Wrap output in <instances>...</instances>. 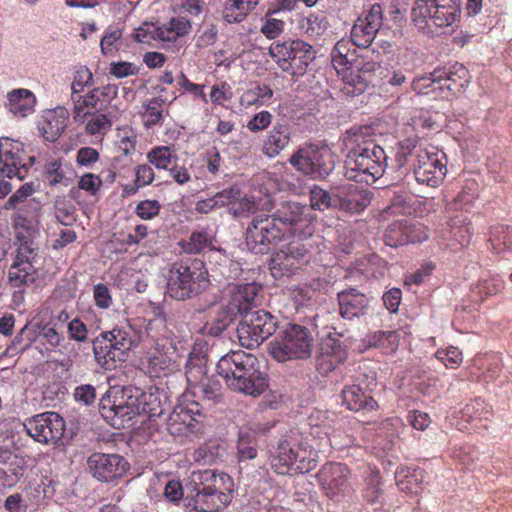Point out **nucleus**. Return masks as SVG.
I'll return each instance as SVG.
<instances>
[{"label": "nucleus", "instance_id": "obj_1", "mask_svg": "<svg viewBox=\"0 0 512 512\" xmlns=\"http://www.w3.org/2000/svg\"><path fill=\"white\" fill-rule=\"evenodd\" d=\"M217 372L234 392L258 397L268 388V377L261 371L258 358L243 350L222 356L217 363Z\"/></svg>", "mask_w": 512, "mask_h": 512}, {"label": "nucleus", "instance_id": "obj_2", "mask_svg": "<svg viewBox=\"0 0 512 512\" xmlns=\"http://www.w3.org/2000/svg\"><path fill=\"white\" fill-rule=\"evenodd\" d=\"M350 141L354 145L346 155L345 177L357 183H375L388 166L384 149L374 139L365 138L363 133H354Z\"/></svg>", "mask_w": 512, "mask_h": 512}, {"label": "nucleus", "instance_id": "obj_3", "mask_svg": "<svg viewBox=\"0 0 512 512\" xmlns=\"http://www.w3.org/2000/svg\"><path fill=\"white\" fill-rule=\"evenodd\" d=\"M269 462L276 474L295 476L314 470L318 464V453L306 440L290 436L277 443Z\"/></svg>", "mask_w": 512, "mask_h": 512}, {"label": "nucleus", "instance_id": "obj_4", "mask_svg": "<svg viewBox=\"0 0 512 512\" xmlns=\"http://www.w3.org/2000/svg\"><path fill=\"white\" fill-rule=\"evenodd\" d=\"M140 340L141 336L136 335L129 323L103 331L93 340L95 360L106 370L116 369L128 359L130 350Z\"/></svg>", "mask_w": 512, "mask_h": 512}, {"label": "nucleus", "instance_id": "obj_5", "mask_svg": "<svg viewBox=\"0 0 512 512\" xmlns=\"http://www.w3.org/2000/svg\"><path fill=\"white\" fill-rule=\"evenodd\" d=\"M210 284L205 263L198 258H188L171 265L167 277V293L176 300L195 297Z\"/></svg>", "mask_w": 512, "mask_h": 512}, {"label": "nucleus", "instance_id": "obj_6", "mask_svg": "<svg viewBox=\"0 0 512 512\" xmlns=\"http://www.w3.org/2000/svg\"><path fill=\"white\" fill-rule=\"evenodd\" d=\"M314 338L303 325L288 323L269 344V353L278 362L311 357Z\"/></svg>", "mask_w": 512, "mask_h": 512}, {"label": "nucleus", "instance_id": "obj_7", "mask_svg": "<svg viewBox=\"0 0 512 512\" xmlns=\"http://www.w3.org/2000/svg\"><path fill=\"white\" fill-rule=\"evenodd\" d=\"M460 16V0H416L411 10V20L420 30L452 27Z\"/></svg>", "mask_w": 512, "mask_h": 512}, {"label": "nucleus", "instance_id": "obj_8", "mask_svg": "<svg viewBox=\"0 0 512 512\" xmlns=\"http://www.w3.org/2000/svg\"><path fill=\"white\" fill-rule=\"evenodd\" d=\"M204 414L198 401L183 395L166 420L167 432L177 441H191L204 430Z\"/></svg>", "mask_w": 512, "mask_h": 512}, {"label": "nucleus", "instance_id": "obj_9", "mask_svg": "<svg viewBox=\"0 0 512 512\" xmlns=\"http://www.w3.org/2000/svg\"><path fill=\"white\" fill-rule=\"evenodd\" d=\"M288 161L295 170L313 180L325 179L335 168L333 152L327 146L312 143L299 147Z\"/></svg>", "mask_w": 512, "mask_h": 512}, {"label": "nucleus", "instance_id": "obj_10", "mask_svg": "<svg viewBox=\"0 0 512 512\" xmlns=\"http://www.w3.org/2000/svg\"><path fill=\"white\" fill-rule=\"evenodd\" d=\"M269 54L282 71L292 76H302L315 58L312 45L301 39L275 41Z\"/></svg>", "mask_w": 512, "mask_h": 512}, {"label": "nucleus", "instance_id": "obj_11", "mask_svg": "<svg viewBox=\"0 0 512 512\" xmlns=\"http://www.w3.org/2000/svg\"><path fill=\"white\" fill-rule=\"evenodd\" d=\"M35 192L33 183H25L5 202L4 209L12 210V224L15 229L28 233L34 232L39 224L42 204L32 197Z\"/></svg>", "mask_w": 512, "mask_h": 512}, {"label": "nucleus", "instance_id": "obj_12", "mask_svg": "<svg viewBox=\"0 0 512 512\" xmlns=\"http://www.w3.org/2000/svg\"><path fill=\"white\" fill-rule=\"evenodd\" d=\"M283 233H290L299 240L310 238L315 232L316 214L307 204L282 201L273 212Z\"/></svg>", "mask_w": 512, "mask_h": 512}, {"label": "nucleus", "instance_id": "obj_13", "mask_svg": "<svg viewBox=\"0 0 512 512\" xmlns=\"http://www.w3.org/2000/svg\"><path fill=\"white\" fill-rule=\"evenodd\" d=\"M185 376L187 391L183 395L189 394V399L191 397H198L212 404L221 401L222 385L218 380L207 376L206 360L203 356H194L193 353L189 354Z\"/></svg>", "mask_w": 512, "mask_h": 512}, {"label": "nucleus", "instance_id": "obj_14", "mask_svg": "<svg viewBox=\"0 0 512 512\" xmlns=\"http://www.w3.org/2000/svg\"><path fill=\"white\" fill-rule=\"evenodd\" d=\"M264 299L262 285L251 282L237 284L231 287L229 291V300L226 306L222 308L219 321L223 327L232 322L238 315L243 318L262 305Z\"/></svg>", "mask_w": 512, "mask_h": 512}, {"label": "nucleus", "instance_id": "obj_15", "mask_svg": "<svg viewBox=\"0 0 512 512\" xmlns=\"http://www.w3.org/2000/svg\"><path fill=\"white\" fill-rule=\"evenodd\" d=\"M278 328V319L263 309L246 314L238 324L237 335L242 347H258L271 337Z\"/></svg>", "mask_w": 512, "mask_h": 512}, {"label": "nucleus", "instance_id": "obj_16", "mask_svg": "<svg viewBox=\"0 0 512 512\" xmlns=\"http://www.w3.org/2000/svg\"><path fill=\"white\" fill-rule=\"evenodd\" d=\"M273 214H259L253 217L246 229V244L256 254H266L284 237Z\"/></svg>", "mask_w": 512, "mask_h": 512}, {"label": "nucleus", "instance_id": "obj_17", "mask_svg": "<svg viewBox=\"0 0 512 512\" xmlns=\"http://www.w3.org/2000/svg\"><path fill=\"white\" fill-rule=\"evenodd\" d=\"M34 161L33 156L26 154L21 141L0 137V176L24 180Z\"/></svg>", "mask_w": 512, "mask_h": 512}, {"label": "nucleus", "instance_id": "obj_18", "mask_svg": "<svg viewBox=\"0 0 512 512\" xmlns=\"http://www.w3.org/2000/svg\"><path fill=\"white\" fill-rule=\"evenodd\" d=\"M447 158L444 152L430 149H419L413 160V173L419 184L438 187L442 184L447 173Z\"/></svg>", "mask_w": 512, "mask_h": 512}, {"label": "nucleus", "instance_id": "obj_19", "mask_svg": "<svg viewBox=\"0 0 512 512\" xmlns=\"http://www.w3.org/2000/svg\"><path fill=\"white\" fill-rule=\"evenodd\" d=\"M191 486H201L202 491L217 499V505L224 510L231 503L234 493V480L227 473H217L211 469L193 471Z\"/></svg>", "mask_w": 512, "mask_h": 512}, {"label": "nucleus", "instance_id": "obj_20", "mask_svg": "<svg viewBox=\"0 0 512 512\" xmlns=\"http://www.w3.org/2000/svg\"><path fill=\"white\" fill-rule=\"evenodd\" d=\"M24 428L39 443H56L64 434L65 421L56 412H44L27 418Z\"/></svg>", "mask_w": 512, "mask_h": 512}, {"label": "nucleus", "instance_id": "obj_21", "mask_svg": "<svg viewBox=\"0 0 512 512\" xmlns=\"http://www.w3.org/2000/svg\"><path fill=\"white\" fill-rule=\"evenodd\" d=\"M350 470L339 462H327L317 472L316 479L327 497L338 500L351 490Z\"/></svg>", "mask_w": 512, "mask_h": 512}, {"label": "nucleus", "instance_id": "obj_22", "mask_svg": "<svg viewBox=\"0 0 512 512\" xmlns=\"http://www.w3.org/2000/svg\"><path fill=\"white\" fill-rule=\"evenodd\" d=\"M92 476L101 482H111L122 477L129 468L126 459L118 454L93 453L87 460Z\"/></svg>", "mask_w": 512, "mask_h": 512}, {"label": "nucleus", "instance_id": "obj_23", "mask_svg": "<svg viewBox=\"0 0 512 512\" xmlns=\"http://www.w3.org/2000/svg\"><path fill=\"white\" fill-rule=\"evenodd\" d=\"M383 23V10L380 4H373L356 20L351 30L350 40L357 47L368 48Z\"/></svg>", "mask_w": 512, "mask_h": 512}, {"label": "nucleus", "instance_id": "obj_24", "mask_svg": "<svg viewBox=\"0 0 512 512\" xmlns=\"http://www.w3.org/2000/svg\"><path fill=\"white\" fill-rule=\"evenodd\" d=\"M118 94V86L115 84H107L92 89L84 96L74 98L73 120L83 121L86 114L83 112L86 108H93L96 111L105 110Z\"/></svg>", "mask_w": 512, "mask_h": 512}, {"label": "nucleus", "instance_id": "obj_25", "mask_svg": "<svg viewBox=\"0 0 512 512\" xmlns=\"http://www.w3.org/2000/svg\"><path fill=\"white\" fill-rule=\"evenodd\" d=\"M433 76L440 81L438 88L441 98H448L460 93L469 82V71L458 62L436 68L433 71Z\"/></svg>", "mask_w": 512, "mask_h": 512}, {"label": "nucleus", "instance_id": "obj_26", "mask_svg": "<svg viewBox=\"0 0 512 512\" xmlns=\"http://www.w3.org/2000/svg\"><path fill=\"white\" fill-rule=\"evenodd\" d=\"M145 359L146 369L151 377L167 376L178 369L175 349L160 343L147 352Z\"/></svg>", "mask_w": 512, "mask_h": 512}, {"label": "nucleus", "instance_id": "obj_27", "mask_svg": "<svg viewBox=\"0 0 512 512\" xmlns=\"http://www.w3.org/2000/svg\"><path fill=\"white\" fill-rule=\"evenodd\" d=\"M70 113L65 107L58 106L45 111L38 121V130L48 142H56L67 128Z\"/></svg>", "mask_w": 512, "mask_h": 512}, {"label": "nucleus", "instance_id": "obj_28", "mask_svg": "<svg viewBox=\"0 0 512 512\" xmlns=\"http://www.w3.org/2000/svg\"><path fill=\"white\" fill-rule=\"evenodd\" d=\"M306 254L307 249L304 244L291 242L275 253L272 258L273 268L280 270L283 274H291L307 262Z\"/></svg>", "mask_w": 512, "mask_h": 512}, {"label": "nucleus", "instance_id": "obj_29", "mask_svg": "<svg viewBox=\"0 0 512 512\" xmlns=\"http://www.w3.org/2000/svg\"><path fill=\"white\" fill-rule=\"evenodd\" d=\"M99 411L103 419L116 429L124 428L125 424L136 415L133 406L123 401L116 403V401L111 400L110 395L101 398Z\"/></svg>", "mask_w": 512, "mask_h": 512}, {"label": "nucleus", "instance_id": "obj_30", "mask_svg": "<svg viewBox=\"0 0 512 512\" xmlns=\"http://www.w3.org/2000/svg\"><path fill=\"white\" fill-rule=\"evenodd\" d=\"M342 405L353 412H373L379 408L373 396L359 385H346L341 391Z\"/></svg>", "mask_w": 512, "mask_h": 512}, {"label": "nucleus", "instance_id": "obj_31", "mask_svg": "<svg viewBox=\"0 0 512 512\" xmlns=\"http://www.w3.org/2000/svg\"><path fill=\"white\" fill-rule=\"evenodd\" d=\"M493 417L492 407L481 398H475L461 410L463 421L476 431L486 430Z\"/></svg>", "mask_w": 512, "mask_h": 512}, {"label": "nucleus", "instance_id": "obj_32", "mask_svg": "<svg viewBox=\"0 0 512 512\" xmlns=\"http://www.w3.org/2000/svg\"><path fill=\"white\" fill-rule=\"evenodd\" d=\"M337 300L341 317L348 320L364 314L369 304L366 295L355 288L340 291Z\"/></svg>", "mask_w": 512, "mask_h": 512}, {"label": "nucleus", "instance_id": "obj_33", "mask_svg": "<svg viewBox=\"0 0 512 512\" xmlns=\"http://www.w3.org/2000/svg\"><path fill=\"white\" fill-rule=\"evenodd\" d=\"M502 371V359L498 354L478 355L473 359L470 374L486 383L497 379Z\"/></svg>", "mask_w": 512, "mask_h": 512}, {"label": "nucleus", "instance_id": "obj_34", "mask_svg": "<svg viewBox=\"0 0 512 512\" xmlns=\"http://www.w3.org/2000/svg\"><path fill=\"white\" fill-rule=\"evenodd\" d=\"M290 143V129L285 123H276L268 131L262 146V152L269 158L278 156Z\"/></svg>", "mask_w": 512, "mask_h": 512}, {"label": "nucleus", "instance_id": "obj_35", "mask_svg": "<svg viewBox=\"0 0 512 512\" xmlns=\"http://www.w3.org/2000/svg\"><path fill=\"white\" fill-rule=\"evenodd\" d=\"M35 95L28 89H14L7 94V109L17 118H25L34 112Z\"/></svg>", "mask_w": 512, "mask_h": 512}, {"label": "nucleus", "instance_id": "obj_36", "mask_svg": "<svg viewBox=\"0 0 512 512\" xmlns=\"http://www.w3.org/2000/svg\"><path fill=\"white\" fill-rule=\"evenodd\" d=\"M191 493L184 498V507L187 512H220L217 499L211 497L201 486H192Z\"/></svg>", "mask_w": 512, "mask_h": 512}, {"label": "nucleus", "instance_id": "obj_37", "mask_svg": "<svg viewBox=\"0 0 512 512\" xmlns=\"http://www.w3.org/2000/svg\"><path fill=\"white\" fill-rule=\"evenodd\" d=\"M261 0H225L222 7V18L225 22H242L259 4Z\"/></svg>", "mask_w": 512, "mask_h": 512}, {"label": "nucleus", "instance_id": "obj_38", "mask_svg": "<svg viewBox=\"0 0 512 512\" xmlns=\"http://www.w3.org/2000/svg\"><path fill=\"white\" fill-rule=\"evenodd\" d=\"M38 277L37 269L30 262H14L8 271L10 285L19 289L34 284Z\"/></svg>", "mask_w": 512, "mask_h": 512}, {"label": "nucleus", "instance_id": "obj_39", "mask_svg": "<svg viewBox=\"0 0 512 512\" xmlns=\"http://www.w3.org/2000/svg\"><path fill=\"white\" fill-rule=\"evenodd\" d=\"M351 40H339L332 52L331 62L337 73L340 75L342 71L351 69V65L356 61V50Z\"/></svg>", "mask_w": 512, "mask_h": 512}, {"label": "nucleus", "instance_id": "obj_40", "mask_svg": "<svg viewBox=\"0 0 512 512\" xmlns=\"http://www.w3.org/2000/svg\"><path fill=\"white\" fill-rule=\"evenodd\" d=\"M43 176L50 187L62 185L68 187L73 182L71 167L64 165L60 159H53L46 163Z\"/></svg>", "mask_w": 512, "mask_h": 512}, {"label": "nucleus", "instance_id": "obj_41", "mask_svg": "<svg viewBox=\"0 0 512 512\" xmlns=\"http://www.w3.org/2000/svg\"><path fill=\"white\" fill-rule=\"evenodd\" d=\"M366 341L369 347L379 349L383 354L391 355L399 347L400 334L396 330H378L367 335Z\"/></svg>", "mask_w": 512, "mask_h": 512}, {"label": "nucleus", "instance_id": "obj_42", "mask_svg": "<svg viewBox=\"0 0 512 512\" xmlns=\"http://www.w3.org/2000/svg\"><path fill=\"white\" fill-rule=\"evenodd\" d=\"M83 121H74L77 124H85V132L89 135H105L112 126L111 119L102 111H96L93 108H86L83 111Z\"/></svg>", "mask_w": 512, "mask_h": 512}, {"label": "nucleus", "instance_id": "obj_43", "mask_svg": "<svg viewBox=\"0 0 512 512\" xmlns=\"http://www.w3.org/2000/svg\"><path fill=\"white\" fill-rule=\"evenodd\" d=\"M505 283L499 276H491L478 281L470 290V298L477 303L484 302L487 298L501 293Z\"/></svg>", "mask_w": 512, "mask_h": 512}, {"label": "nucleus", "instance_id": "obj_44", "mask_svg": "<svg viewBox=\"0 0 512 512\" xmlns=\"http://www.w3.org/2000/svg\"><path fill=\"white\" fill-rule=\"evenodd\" d=\"M258 436L252 429L240 430L237 440V458L239 462L253 460L258 455Z\"/></svg>", "mask_w": 512, "mask_h": 512}, {"label": "nucleus", "instance_id": "obj_45", "mask_svg": "<svg viewBox=\"0 0 512 512\" xmlns=\"http://www.w3.org/2000/svg\"><path fill=\"white\" fill-rule=\"evenodd\" d=\"M159 27L160 41L174 42L178 38L188 35L191 31V22L184 17H173Z\"/></svg>", "mask_w": 512, "mask_h": 512}, {"label": "nucleus", "instance_id": "obj_46", "mask_svg": "<svg viewBox=\"0 0 512 512\" xmlns=\"http://www.w3.org/2000/svg\"><path fill=\"white\" fill-rule=\"evenodd\" d=\"M488 242L491 245V250L496 254L512 250V227L505 224L493 226Z\"/></svg>", "mask_w": 512, "mask_h": 512}, {"label": "nucleus", "instance_id": "obj_47", "mask_svg": "<svg viewBox=\"0 0 512 512\" xmlns=\"http://www.w3.org/2000/svg\"><path fill=\"white\" fill-rule=\"evenodd\" d=\"M341 92L350 97L362 94L368 87V79H366L358 71L351 69L342 71Z\"/></svg>", "mask_w": 512, "mask_h": 512}, {"label": "nucleus", "instance_id": "obj_48", "mask_svg": "<svg viewBox=\"0 0 512 512\" xmlns=\"http://www.w3.org/2000/svg\"><path fill=\"white\" fill-rule=\"evenodd\" d=\"M165 99L161 96L151 98L147 104L144 105V111L141 114L143 124L147 129L155 126H161L164 122L163 106Z\"/></svg>", "mask_w": 512, "mask_h": 512}, {"label": "nucleus", "instance_id": "obj_49", "mask_svg": "<svg viewBox=\"0 0 512 512\" xmlns=\"http://www.w3.org/2000/svg\"><path fill=\"white\" fill-rule=\"evenodd\" d=\"M426 478V472L422 468L407 469L404 478L397 479V485L402 491L419 494L424 490Z\"/></svg>", "mask_w": 512, "mask_h": 512}, {"label": "nucleus", "instance_id": "obj_50", "mask_svg": "<svg viewBox=\"0 0 512 512\" xmlns=\"http://www.w3.org/2000/svg\"><path fill=\"white\" fill-rule=\"evenodd\" d=\"M328 26V19L322 13H310L299 20V28L311 38L323 35Z\"/></svg>", "mask_w": 512, "mask_h": 512}, {"label": "nucleus", "instance_id": "obj_51", "mask_svg": "<svg viewBox=\"0 0 512 512\" xmlns=\"http://www.w3.org/2000/svg\"><path fill=\"white\" fill-rule=\"evenodd\" d=\"M155 179V173L151 165L148 164H139L135 167V179L132 184H127L124 186V193L128 196L135 195L139 189L144 188L150 184Z\"/></svg>", "mask_w": 512, "mask_h": 512}, {"label": "nucleus", "instance_id": "obj_52", "mask_svg": "<svg viewBox=\"0 0 512 512\" xmlns=\"http://www.w3.org/2000/svg\"><path fill=\"white\" fill-rule=\"evenodd\" d=\"M273 96V90L265 84H257L246 90L240 97V102L245 106H262L267 104Z\"/></svg>", "mask_w": 512, "mask_h": 512}, {"label": "nucleus", "instance_id": "obj_53", "mask_svg": "<svg viewBox=\"0 0 512 512\" xmlns=\"http://www.w3.org/2000/svg\"><path fill=\"white\" fill-rule=\"evenodd\" d=\"M419 149L417 148V140L414 138H406L400 141L396 146L394 169L400 170L406 167L412 157L415 160Z\"/></svg>", "mask_w": 512, "mask_h": 512}, {"label": "nucleus", "instance_id": "obj_54", "mask_svg": "<svg viewBox=\"0 0 512 512\" xmlns=\"http://www.w3.org/2000/svg\"><path fill=\"white\" fill-rule=\"evenodd\" d=\"M176 157L169 146H156L147 153L148 163L163 170L168 169Z\"/></svg>", "mask_w": 512, "mask_h": 512}, {"label": "nucleus", "instance_id": "obj_55", "mask_svg": "<svg viewBox=\"0 0 512 512\" xmlns=\"http://www.w3.org/2000/svg\"><path fill=\"white\" fill-rule=\"evenodd\" d=\"M405 221L399 220L391 223L385 231L384 241L390 247H398L408 244L405 233Z\"/></svg>", "mask_w": 512, "mask_h": 512}, {"label": "nucleus", "instance_id": "obj_56", "mask_svg": "<svg viewBox=\"0 0 512 512\" xmlns=\"http://www.w3.org/2000/svg\"><path fill=\"white\" fill-rule=\"evenodd\" d=\"M438 86H440V81L433 76V72L417 77L412 82V89L417 94H432L435 98L440 97Z\"/></svg>", "mask_w": 512, "mask_h": 512}, {"label": "nucleus", "instance_id": "obj_57", "mask_svg": "<svg viewBox=\"0 0 512 512\" xmlns=\"http://www.w3.org/2000/svg\"><path fill=\"white\" fill-rule=\"evenodd\" d=\"M213 238L205 230L193 231L189 240L184 244V250L189 254H198L212 245Z\"/></svg>", "mask_w": 512, "mask_h": 512}, {"label": "nucleus", "instance_id": "obj_58", "mask_svg": "<svg viewBox=\"0 0 512 512\" xmlns=\"http://www.w3.org/2000/svg\"><path fill=\"white\" fill-rule=\"evenodd\" d=\"M93 82V74L90 71V69L86 66H80L76 69L73 77V81L71 84L72 94L71 99L74 103V98H77L78 96H82L81 93L84 91V89L90 85H92Z\"/></svg>", "mask_w": 512, "mask_h": 512}, {"label": "nucleus", "instance_id": "obj_59", "mask_svg": "<svg viewBox=\"0 0 512 512\" xmlns=\"http://www.w3.org/2000/svg\"><path fill=\"white\" fill-rule=\"evenodd\" d=\"M381 476L376 469H369L365 478L363 497L368 503H375L381 494Z\"/></svg>", "mask_w": 512, "mask_h": 512}, {"label": "nucleus", "instance_id": "obj_60", "mask_svg": "<svg viewBox=\"0 0 512 512\" xmlns=\"http://www.w3.org/2000/svg\"><path fill=\"white\" fill-rule=\"evenodd\" d=\"M451 234L453 239L461 246L466 247L470 244L473 236V228L470 222L465 220H453L451 224Z\"/></svg>", "mask_w": 512, "mask_h": 512}, {"label": "nucleus", "instance_id": "obj_61", "mask_svg": "<svg viewBox=\"0 0 512 512\" xmlns=\"http://www.w3.org/2000/svg\"><path fill=\"white\" fill-rule=\"evenodd\" d=\"M162 205L158 200L145 199L137 203L134 213L142 220L149 221L156 218L161 211Z\"/></svg>", "mask_w": 512, "mask_h": 512}, {"label": "nucleus", "instance_id": "obj_62", "mask_svg": "<svg viewBox=\"0 0 512 512\" xmlns=\"http://www.w3.org/2000/svg\"><path fill=\"white\" fill-rule=\"evenodd\" d=\"M435 357L449 369L458 368L463 361L461 350L454 346L438 349L435 353Z\"/></svg>", "mask_w": 512, "mask_h": 512}, {"label": "nucleus", "instance_id": "obj_63", "mask_svg": "<svg viewBox=\"0 0 512 512\" xmlns=\"http://www.w3.org/2000/svg\"><path fill=\"white\" fill-rule=\"evenodd\" d=\"M335 204L332 202L331 195L325 189L315 185L310 190V207L312 208V212L315 209L323 211Z\"/></svg>", "mask_w": 512, "mask_h": 512}, {"label": "nucleus", "instance_id": "obj_64", "mask_svg": "<svg viewBox=\"0 0 512 512\" xmlns=\"http://www.w3.org/2000/svg\"><path fill=\"white\" fill-rule=\"evenodd\" d=\"M133 38L138 43L152 45L154 41H160L159 27L145 22L135 29Z\"/></svg>", "mask_w": 512, "mask_h": 512}]
</instances>
